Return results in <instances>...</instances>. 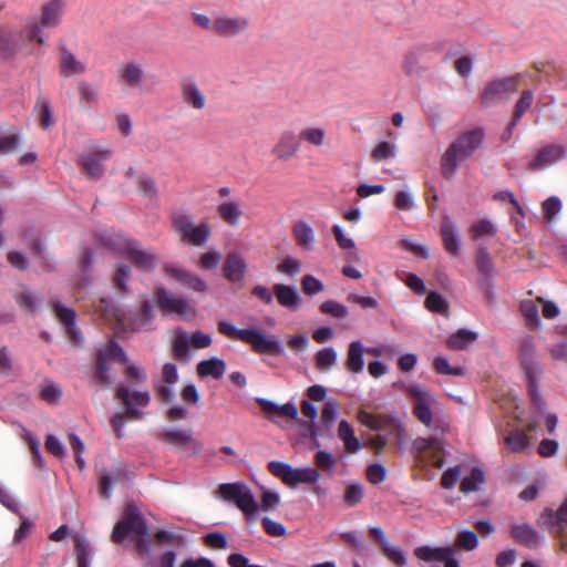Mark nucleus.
Segmentation results:
<instances>
[{
	"instance_id": "obj_1",
	"label": "nucleus",
	"mask_w": 567,
	"mask_h": 567,
	"mask_svg": "<svg viewBox=\"0 0 567 567\" xmlns=\"http://www.w3.org/2000/svg\"><path fill=\"white\" fill-rule=\"evenodd\" d=\"M518 360L525 379L527 390L535 408L543 414H546V427L549 434H554L558 424V416L555 413H547V403L540 392V380L544 370L538 359L535 339L532 336H525L520 339Z\"/></svg>"
},
{
	"instance_id": "obj_2",
	"label": "nucleus",
	"mask_w": 567,
	"mask_h": 567,
	"mask_svg": "<svg viewBox=\"0 0 567 567\" xmlns=\"http://www.w3.org/2000/svg\"><path fill=\"white\" fill-rule=\"evenodd\" d=\"M484 136V130L475 127L452 142L441 158L442 175L446 178L453 176L457 163L472 156L481 147Z\"/></svg>"
},
{
	"instance_id": "obj_3",
	"label": "nucleus",
	"mask_w": 567,
	"mask_h": 567,
	"mask_svg": "<svg viewBox=\"0 0 567 567\" xmlns=\"http://www.w3.org/2000/svg\"><path fill=\"white\" fill-rule=\"evenodd\" d=\"M63 8L62 0H50L42 6L40 19L29 22L21 31L20 37L43 44L47 38L43 35L44 29L55 28L60 24Z\"/></svg>"
},
{
	"instance_id": "obj_4",
	"label": "nucleus",
	"mask_w": 567,
	"mask_h": 567,
	"mask_svg": "<svg viewBox=\"0 0 567 567\" xmlns=\"http://www.w3.org/2000/svg\"><path fill=\"white\" fill-rule=\"evenodd\" d=\"M216 494L223 501L234 504L247 516H254L259 509L250 487L245 482L223 483L218 486Z\"/></svg>"
},
{
	"instance_id": "obj_5",
	"label": "nucleus",
	"mask_w": 567,
	"mask_h": 567,
	"mask_svg": "<svg viewBox=\"0 0 567 567\" xmlns=\"http://www.w3.org/2000/svg\"><path fill=\"white\" fill-rule=\"evenodd\" d=\"M126 536L132 538L148 536V526L140 509L133 504L126 506L121 520L115 525L112 540L114 543H122Z\"/></svg>"
},
{
	"instance_id": "obj_6",
	"label": "nucleus",
	"mask_w": 567,
	"mask_h": 567,
	"mask_svg": "<svg viewBox=\"0 0 567 567\" xmlns=\"http://www.w3.org/2000/svg\"><path fill=\"white\" fill-rule=\"evenodd\" d=\"M522 78L523 74L516 73L488 82L481 94V104L484 107H491L503 100H507L511 94L518 91Z\"/></svg>"
},
{
	"instance_id": "obj_7",
	"label": "nucleus",
	"mask_w": 567,
	"mask_h": 567,
	"mask_svg": "<svg viewBox=\"0 0 567 567\" xmlns=\"http://www.w3.org/2000/svg\"><path fill=\"white\" fill-rule=\"evenodd\" d=\"M118 359L122 364L130 362L124 349L117 341L111 340L109 344L99 349L95 358V378L100 384L109 385L112 383L111 361Z\"/></svg>"
},
{
	"instance_id": "obj_8",
	"label": "nucleus",
	"mask_w": 567,
	"mask_h": 567,
	"mask_svg": "<svg viewBox=\"0 0 567 567\" xmlns=\"http://www.w3.org/2000/svg\"><path fill=\"white\" fill-rule=\"evenodd\" d=\"M155 299L163 315L177 313L181 318L190 319L196 315V309L189 301L176 297L171 290L159 287L155 292Z\"/></svg>"
},
{
	"instance_id": "obj_9",
	"label": "nucleus",
	"mask_w": 567,
	"mask_h": 567,
	"mask_svg": "<svg viewBox=\"0 0 567 567\" xmlns=\"http://www.w3.org/2000/svg\"><path fill=\"white\" fill-rule=\"evenodd\" d=\"M155 299L163 315L177 313L181 318L190 319L196 315V309L189 301L176 297L171 290L159 287L155 292Z\"/></svg>"
},
{
	"instance_id": "obj_10",
	"label": "nucleus",
	"mask_w": 567,
	"mask_h": 567,
	"mask_svg": "<svg viewBox=\"0 0 567 567\" xmlns=\"http://www.w3.org/2000/svg\"><path fill=\"white\" fill-rule=\"evenodd\" d=\"M116 398L120 399L126 409V414L131 419H141L143 412L138 411L136 406L146 408L151 402V394L148 391H132L131 386L126 383H120L116 388Z\"/></svg>"
},
{
	"instance_id": "obj_11",
	"label": "nucleus",
	"mask_w": 567,
	"mask_h": 567,
	"mask_svg": "<svg viewBox=\"0 0 567 567\" xmlns=\"http://www.w3.org/2000/svg\"><path fill=\"white\" fill-rule=\"evenodd\" d=\"M406 391L414 399L413 414L422 424L430 427L433 422L431 404L434 398L420 384H410Z\"/></svg>"
},
{
	"instance_id": "obj_12",
	"label": "nucleus",
	"mask_w": 567,
	"mask_h": 567,
	"mask_svg": "<svg viewBox=\"0 0 567 567\" xmlns=\"http://www.w3.org/2000/svg\"><path fill=\"white\" fill-rule=\"evenodd\" d=\"M246 343L250 344L258 353L285 354V347L277 336H265L255 328H249Z\"/></svg>"
},
{
	"instance_id": "obj_13",
	"label": "nucleus",
	"mask_w": 567,
	"mask_h": 567,
	"mask_svg": "<svg viewBox=\"0 0 567 567\" xmlns=\"http://www.w3.org/2000/svg\"><path fill=\"white\" fill-rule=\"evenodd\" d=\"M250 28V20L244 16H219L214 21V32L224 38H234Z\"/></svg>"
},
{
	"instance_id": "obj_14",
	"label": "nucleus",
	"mask_w": 567,
	"mask_h": 567,
	"mask_svg": "<svg viewBox=\"0 0 567 567\" xmlns=\"http://www.w3.org/2000/svg\"><path fill=\"white\" fill-rule=\"evenodd\" d=\"M112 156L111 150H95L87 155H81L79 158V166L87 177L99 181L104 175L103 163Z\"/></svg>"
},
{
	"instance_id": "obj_15",
	"label": "nucleus",
	"mask_w": 567,
	"mask_h": 567,
	"mask_svg": "<svg viewBox=\"0 0 567 567\" xmlns=\"http://www.w3.org/2000/svg\"><path fill=\"white\" fill-rule=\"evenodd\" d=\"M123 256L145 272H152L157 266V256L154 250L143 248L135 239L131 240Z\"/></svg>"
},
{
	"instance_id": "obj_16",
	"label": "nucleus",
	"mask_w": 567,
	"mask_h": 567,
	"mask_svg": "<svg viewBox=\"0 0 567 567\" xmlns=\"http://www.w3.org/2000/svg\"><path fill=\"white\" fill-rule=\"evenodd\" d=\"M174 225L183 234L185 240L197 246L205 244L210 234V229L206 224L195 226L187 215H177L174 218Z\"/></svg>"
},
{
	"instance_id": "obj_17",
	"label": "nucleus",
	"mask_w": 567,
	"mask_h": 567,
	"mask_svg": "<svg viewBox=\"0 0 567 567\" xmlns=\"http://www.w3.org/2000/svg\"><path fill=\"white\" fill-rule=\"evenodd\" d=\"M511 535L518 544L529 549L539 548L546 542L545 536L528 523L513 524Z\"/></svg>"
},
{
	"instance_id": "obj_18",
	"label": "nucleus",
	"mask_w": 567,
	"mask_h": 567,
	"mask_svg": "<svg viewBox=\"0 0 567 567\" xmlns=\"http://www.w3.org/2000/svg\"><path fill=\"white\" fill-rule=\"evenodd\" d=\"M566 157V147L561 144H549L542 147L529 162L532 171L545 169Z\"/></svg>"
},
{
	"instance_id": "obj_19",
	"label": "nucleus",
	"mask_w": 567,
	"mask_h": 567,
	"mask_svg": "<svg viewBox=\"0 0 567 567\" xmlns=\"http://www.w3.org/2000/svg\"><path fill=\"white\" fill-rule=\"evenodd\" d=\"M95 240L103 247L110 249L118 256H123L127 246L130 245V238H126L122 233L115 231L113 228H100L94 234Z\"/></svg>"
},
{
	"instance_id": "obj_20",
	"label": "nucleus",
	"mask_w": 567,
	"mask_h": 567,
	"mask_svg": "<svg viewBox=\"0 0 567 567\" xmlns=\"http://www.w3.org/2000/svg\"><path fill=\"white\" fill-rule=\"evenodd\" d=\"M248 264L245 257L237 252H229L223 265L224 277L231 284H241L246 277Z\"/></svg>"
},
{
	"instance_id": "obj_21",
	"label": "nucleus",
	"mask_w": 567,
	"mask_h": 567,
	"mask_svg": "<svg viewBox=\"0 0 567 567\" xmlns=\"http://www.w3.org/2000/svg\"><path fill=\"white\" fill-rule=\"evenodd\" d=\"M256 402L261 406L262 412L272 423H277L276 416L296 420L299 415L298 409L292 402L278 404L265 398H257Z\"/></svg>"
},
{
	"instance_id": "obj_22",
	"label": "nucleus",
	"mask_w": 567,
	"mask_h": 567,
	"mask_svg": "<svg viewBox=\"0 0 567 567\" xmlns=\"http://www.w3.org/2000/svg\"><path fill=\"white\" fill-rule=\"evenodd\" d=\"M165 271L194 291L204 292L207 290V284L204 279L182 267L174 264H166Z\"/></svg>"
},
{
	"instance_id": "obj_23",
	"label": "nucleus",
	"mask_w": 567,
	"mask_h": 567,
	"mask_svg": "<svg viewBox=\"0 0 567 567\" xmlns=\"http://www.w3.org/2000/svg\"><path fill=\"white\" fill-rule=\"evenodd\" d=\"M120 82L131 89L143 90L145 74L141 64L130 62L118 69Z\"/></svg>"
},
{
	"instance_id": "obj_24",
	"label": "nucleus",
	"mask_w": 567,
	"mask_h": 567,
	"mask_svg": "<svg viewBox=\"0 0 567 567\" xmlns=\"http://www.w3.org/2000/svg\"><path fill=\"white\" fill-rule=\"evenodd\" d=\"M274 292L281 307L291 311H297L302 307V299L295 286L276 284Z\"/></svg>"
},
{
	"instance_id": "obj_25",
	"label": "nucleus",
	"mask_w": 567,
	"mask_h": 567,
	"mask_svg": "<svg viewBox=\"0 0 567 567\" xmlns=\"http://www.w3.org/2000/svg\"><path fill=\"white\" fill-rule=\"evenodd\" d=\"M441 236L445 250L453 256L461 251V235L455 223L445 217L441 226Z\"/></svg>"
},
{
	"instance_id": "obj_26",
	"label": "nucleus",
	"mask_w": 567,
	"mask_h": 567,
	"mask_svg": "<svg viewBox=\"0 0 567 567\" xmlns=\"http://www.w3.org/2000/svg\"><path fill=\"white\" fill-rule=\"evenodd\" d=\"M534 101V92L532 90H525L522 92L519 99L515 103L514 114L512 121L506 127V132L503 135V141H507L523 115L530 109Z\"/></svg>"
},
{
	"instance_id": "obj_27",
	"label": "nucleus",
	"mask_w": 567,
	"mask_h": 567,
	"mask_svg": "<svg viewBox=\"0 0 567 567\" xmlns=\"http://www.w3.org/2000/svg\"><path fill=\"white\" fill-rule=\"evenodd\" d=\"M181 94L183 102L189 107L195 110L205 109L206 96L194 81H183L181 83Z\"/></svg>"
},
{
	"instance_id": "obj_28",
	"label": "nucleus",
	"mask_w": 567,
	"mask_h": 567,
	"mask_svg": "<svg viewBox=\"0 0 567 567\" xmlns=\"http://www.w3.org/2000/svg\"><path fill=\"white\" fill-rule=\"evenodd\" d=\"M299 137L290 131L284 132L272 148V154L280 161H287L299 150Z\"/></svg>"
},
{
	"instance_id": "obj_29",
	"label": "nucleus",
	"mask_w": 567,
	"mask_h": 567,
	"mask_svg": "<svg viewBox=\"0 0 567 567\" xmlns=\"http://www.w3.org/2000/svg\"><path fill=\"white\" fill-rule=\"evenodd\" d=\"M155 319V309L150 300L142 303L141 309L131 319V328L134 331H147L152 329Z\"/></svg>"
},
{
	"instance_id": "obj_30",
	"label": "nucleus",
	"mask_w": 567,
	"mask_h": 567,
	"mask_svg": "<svg viewBox=\"0 0 567 567\" xmlns=\"http://www.w3.org/2000/svg\"><path fill=\"white\" fill-rule=\"evenodd\" d=\"M365 348L361 341H352L349 344L346 368L352 373H360L364 369Z\"/></svg>"
},
{
	"instance_id": "obj_31",
	"label": "nucleus",
	"mask_w": 567,
	"mask_h": 567,
	"mask_svg": "<svg viewBox=\"0 0 567 567\" xmlns=\"http://www.w3.org/2000/svg\"><path fill=\"white\" fill-rule=\"evenodd\" d=\"M476 266L480 274L484 277L482 285L492 287L491 279L495 275V266L488 249L485 246H482L477 249Z\"/></svg>"
},
{
	"instance_id": "obj_32",
	"label": "nucleus",
	"mask_w": 567,
	"mask_h": 567,
	"mask_svg": "<svg viewBox=\"0 0 567 567\" xmlns=\"http://www.w3.org/2000/svg\"><path fill=\"white\" fill-rule=\"evenodd\" d=\"M85 71V64L79 61L72 52L63 48L61 50L60 58V75L63 78H70L75 74L83 73Z\"/></svg>"
},
{
	"instance_id": "obj_33",
	"label": "nucleus",
	"mask_w": 567,
	"mask_h": 567,
	"mask_svg": "<svg viewBox=\"0 0 567 567\" xmlns=\"http://www.w3.org/2000/svg\"><path fill=\"white\" fill-rule=\"evenodd\" d=\"M14 299L25 313H35L42 303V297L25 286L22 287L21 292L16 293Z\"/></svg>"
},
{
	"instance_id": "obj_34",
	"label": "nucleus",
	"mask_w": 567,
	"mask_h": 567,
	"mask_svg": "<svg viewBox=\"0 0 567 567\" xmlns=\"http://www.w3.org/2000/svg\"><path fill=\"white\" fill-rule=\"evenodd\" d=\"M163 440L166 443L176 445V446H184L187 444L193 443L194 449L196 451L199 450V445L195 442H193V433L192 430H182L176 427H164L163 429Z\"/></svg>"
},
{
	"instance_id": "obj_35",
	"label": "nucleus",
	"mask_w": 567,
	"mask_h": 567,
	"mask_svg": "<svg viewBox=\"0 0 567 567\" xmlns=\"http://www.w3.org/2000/svg\"><path fill=\"white\" fill-rule=\"evenodd\" d=\"M226 371V364L225 361L213 357L207 360H202L197 365V373L200 377H213L216 380H219L223 378Z\"/></svg>"
},
{
	"instance_id": "obj_36",
	"label": "nucleus",
	"mask_w": 567,
	"mask_h": 567,
	"mask_svg": "<svg viewBox=\"0 0 567 567\" xmlns=\"http://www.w3.org/2000/svg\"><path fill=\"white\" fill-rule=\"evenodd\" d=\"M136 190L137 193L150 200H154L158 197V187L154 177L147 173H140L136 176Z\"/></svg>"
},
{
	"instance_id": "obj_37",
	"label": "nucleus",
	"mask_w": 567,
	"mask_h": 567,
	"mask_svg": "<svg viewBox=\"0 0 567 567\" xmlns=\"http://www.w3.org/2000/svg\"><path fill=\"white\" fill-rule=\"evenodd\" d=\"M320 480V473L315 467H297L291 468L287 485H297L301 483L316 484Z\"/></svg>"
},
{
	"instance_id": "obj_38",
	"label": "nucleus",
	"mask_w": 567,
	"mask_h": 567,
	"mask_svg": "<svg viewBox=\"0 0 567 567\" xmlns=\"http://www.w3.org/2000/svg\"><path fill=\"white\" fill-rule=\"evenodd\" d=\"M338 437L344 443L349 453H358L362 447L360 441L354 435L353 429L346 420H341L339 423Z\"/></svg>"
},
{
	"instance_id": "obj_39",
	"label": "nucleus",
	"mask_w": 567,
	"mask_h": 567,
	"mask_svg": "<svg viewBox=\"0 0 567 567\" xmlns=\"http://www.w3.org/2000/svg\"><path fill=\"white\" fill-rule=\"evenodd\" d=\"M398 146L391 141H381L371 151V159L375 163L390 161L396 157Z\"/></svg>"
},
{
	"instance_id": "obj_40",
	"label": "nucleus",
	"mask_w": 567,
	"mask_h": 567,
	"mask_svg": "<svg viewBox=\"0 0 567 567\" xmlns=\"http://www.w3.org/2000/svg\"><path fill=\"white\" fill-rule=\"evenodd\" d=\"M477 337L478 334L475 331L465 328L458 329L449 338L447 344L453 350H462L475 342Z\"/></svg>"
},
{
	"instance_id": "obj_41",
	"label": "nucleus",
	"mask_w": 567,
	"mask_h": 567,
	"mask_svg": "<svg viewBox=\"0 0 567 567\" xmlns=\"http://www.w3.org/2000/svg\"><path fill=\"white\" fill-rule=\"evenodd\" d=\"M485 482V474L482 468L473 467L471 474L465 476L460 485L461 492L467 494L477 492Z\"/></svg>"
},
{
	"instance_id": "obj_42",
	"label": "nucleus",
	"mask_w": 567,
	"mask_h": 567,
	"mask_svg": "<svg viewBox=\"0 0 567 567\" xmlns=\"http://www.w3.org/2000/svg\"><path fill=\"white\" fill-rule=\"evenodd\" d=\"M520 312L529 327L534 329L542 328L543 323L539 317V309L535 301L523 300L520 302Z\"/></svg>"
},
{
	"instance_id": "obj_43",
	"label": "nucleus",
	"mask_w": 567,
	"mask_h": 567,
	"mask_svg": "<svg viewBox=\"0 0 567 567\" xmlns=\"http://www.w3.org/2000/svg\"><path fill=\"white\" fill-rule=\"evenodd\" d=\"M300 141L307 142L315 147H321L324 144L326 130L316 126L303 127L298 135Z\"/></svg>"
},
{
	"instance_id": "obj_44",
	"label": "nucleus",
	"mask_w": 567,
	"mask_h": 567,
	"mask_svg": "<svg viewBox=\"0 0 567 567\" xmlns=\"http://www.w3.org/2000/svg\"><path fill=\"white\" fill-rule=\"evenodd\" d=\"M190 346L189 333L177 330L173 340L174 355L179 360L186 359L189 355Z\"/></svg>"
},
{
	"instance_id": "obj_45",
	"label": "nucleus",
	"mask_w": 567,
	"mask_h": 567,
	"mask_svg": "<svg viewBox=\"0 0 567 567\" xmlns=\"http://www.w3.org/2000/svg\"><path fill=\"white\" fill-rule=\"evenodd\" d=\"M50 305L53 308L54 315L63 326L66 327L75 323L76 313L72 308L61 303L58 299L53 298L50 300Z\"/></svg>"
},
{
	"instance_id": "obj_46",
	"label": "nucleus",
	"mask_w": 567,
	"mask_h": 567,
	"mask_svg": "<svg viewBox=\"0 0 567 567\" xmlns=\"http://www.w3.org/2000/svg\"><path fill=\"white\" fill-rule=\"evenodd\" d=\"M338 360V353L334 348L327 347L319 350L316 354V364L317 368L322 371L330 370Z\"/></svg>"
},
{
	"instance_id": "obj_47",
	"label": "nucleus",
	"mask_w": 567,
	"mask_h": 567,
	"mask_svg": "<svg viewBox=\"0 0 567 567\" xmlns=\"http://www.w3.org/2000/svg\"><path fill=\"white\" fill-rule=\"evenodd\" d=\"M40 396L50 404H58L62 396V389L51 380H45L40 388Z\"/></svg>"
},
{
	"instance_id": "obj_48",
	"label": "nucleus",
	"mask_w": 567,
	"mask_h": 567,
	"mask_svg": "<svg viewBox=\"0 0 567 567\" xmlns=\"http://www.w3.org/2000/svg\"><path fill=\"white\" fill-rule=\"evenodd\" d=\"M18 34L0 28V54L7 59L16 51Z\"/></svg>"
},
{
	"instance_id": "obj_49",
	"label": "nucleus",
	"mask_w": 567,
	"mask_h": 567,
	"mask_svg": "<svg viewBox=\"0 0 567 567\" xmlns=\"http://www.w3.org/2000/svg\"><path fill=\"white\" fill-rule=\"evenodd\" d=\"M117 483V476L111 471H103L99 482V495L102 498H111L113 488Z\"/></svg>"
},
{
	"instance_id": "obj_50",
	"label": "nucleus",
	"mask_w": 567,
	"mask_h": 567,
	"mask_svg": "<svg viewBox=\"0 0 567 567\" xmlns=\"http://www.w3.org/2000/svg\"><path fill=\"white\" fill-rule=\"evenodd\" d=\"M505 442L509 450L515 453H522L526 451L530 445L527 435L522 431L512 432L505 439Z\"/></svg>"
},
{
	"instance_id": "obj_51",
	"label": "nucleus",
	"mask_w": 567,
	"mask_h": 567,
	"mask_svg": "<svg viewBox=\"0 0 567 567\" xmlns=\"http://www.w3.org/2000/svg\"><path fill=\"white\" fill-rule=\"evenodd\" d=\"M293 230L298 243L306 247L307 249H310L315 241L312 228L308 224L299 221L296 224Z\"/></svg>"
},
{
	"instance_id": "obj_52",
	"label": "nucleus",
	"mask_w": 567,
	"mask_h": 567,
	"mask_svg": "<svg viewBox=\"0 0 567 567\" xmlns=\"http://www.w3.org/2000/svg\"><path fill=\"white\" fill-rule=\"evenodd\" d=\"M333 233H334L336 239L338 241V245L341 249L352 250L348 254V257L352 260H359V254L353 250L355 247L354 240L350 237H347L344 235L341 226H339V225L333 226Z\"/></svg>"
},
{
	"instance_id": "obj_53",
	"label": "nucleus",
	"mask_w": 567,
	"mask_h": 567,
	"mask_svg": "<svg viewBox=\"0 0 567 567\" xmlns=\"http://www.w3.org/2000/svg\"><path fill=\"white\" fill-rule=\"evenodd\" d=\"M455 546L464 550H474L478 546L477 535L470 529L461 530L455 538Z\"/></svg>"
},
{
	"instance_id": "obj_54",
	"label": "nucleus",
	"mask_w": 567,
	"mask_h": 567,
	"mask_svg": "<svg viewBox=\"0 0 567 567\" xmlns=\"http://www.w3.org/2000/svg\"><path fill=\"white\" fill-rule=\"evenodd\" d=\"M218 330L221 334L228 338L237 339L245 342V340L247 339L246 337L249 331V328L239 329L228 320H220L218 322Z\"/></svg>"
},
{
	"instance_id": "obj_55",
	"label": "nucleus",
	"mask_w": 567,
	"mask_h": 567,
	"mask_svg": "<svg viewBox=\"0 0 567 567\" xmlns=\"http://www.w3.org/2000/svg\"><path fill=\"white\" fill-rule=\"evenodd\" d=\"M472 238L477 240L485 237H493L496 234V226L488 219H483L471 226Z\"/></svg>"
},
{
	"instance_id": "obj_56",
	"label": "nucleus",
	"mask_w": 567,
	"mask_h": 567,
	"mask_svg": "<svg viewBox=\"0 0 567 567\" xmlns=\"http://www.w3.org/2000/svg\"><path fill=\"white\" fill-rule=\"evenodd\" d=\"M363 494H364V488H363L362 484H360L358 482H350L347 485V488H346V492L343 495L344 503L348 506H354L358 503H360V501L363 497Z\"/></svg>"
},
{
	"instance_id": "obj_57",
	"label": "nucleus",
	"mask_w": 567,
	"mask_h": 567,
	"mask_svg": "<svg viewBox=\"0 0 567 567\" xmlns=\"http://www.w3.org/2000/svg\"><path fill=\"white\" fill-rule=\"evenodd\" d=\"M434 369L437 373L444 375L461 377L464 374V370L461 367H451L447 359L444 355H437L433 361Z\"/></svg>"
},
{
	"instance_id": "obj_58",
	"label": "nucleus",
	"mask_w": 567,
	"mask_h": 567,
	"mask_svg": "<svg viewBox=\"0 0 567 567\" xmlns=\"http://www.w3.org/2000/svg\"><path fill=\"white\" fill-rule=\"evenodd\" d=\"M320 310L322 313L330 315L338 319H346L349 316L348 308L334 300H327L321 303Z\"/></svg>"
},
{
	"instance_id": "obj_59",
	"label": "nucleus",
	"mask_w": 567,
	"mask_h": 567,
	"mask_svg": "<svg viewBox=\"0 0 567 567\" xmlns=\"http://www.w3.org/2000/svg\"><path fill=\"white\" fill-rule=\"evenodd\" d=\"M426 308L436 313H444L447 311V301L436 291L429 292L425 299Z\"/></svg>"
},
{
	"instance_id": "obj_60",
	"label": "nucleus",
	"mask_w": 567,
	"mask_h": 567,
	"mask_svg": "<svg viewBox=\"0 0 567 567\" xmlns=\"http://www.w3.org/2000/svg\"><path fill=\"white\" fill-rule=\"evenodd\" d=\"M132 270L127 265H118L114 275V285L123 292L128 291V281L131 279Z\"/></svg>"
},
{
	"instance_id": "obj_61",
	"label": "nucleus",
	"mask_w": 567,
	"mask_h": 567,
	"mask_svg": "<svg viewBox=\"0 0 567 567\" xmlns=\"http://www.w3.org/2000/svg\"><path fill=\"white\" fill-rule=\"evenodd\" d=\"M339 411L338 404L334 400H329L326 402L322 411H321V421L326 427H331L336 420L338 419Z\"/></svg>"
},
{
	"instance_id": "obj_62",
	"label": "nucleus",
	"mask_w": 567,
	"mask_h": 567,
	"mask_svg": "<svg viewBox=\"0 0 567 567\" xmlns=\"http://www.w3.org/2000/svg\"><path fill=\"white\" fill-rule=\"evenodd\" d=\"M301 270V262L292 257H286L278 266L277 271L290 278L297 276Z\"/></svg>"
},
{
	"instance_id": "obj_63",
	"label": "nucleus",
	"mask_w": 567,
	"mask_h": 567,
	"mask_svg": "<svg viewBox=\"0 0 567 567\" xmlns=\"http://www.w3.org/2000/svg\"><path fill=\"white\" fill-rule=\"evenodd\" d=\"M462 470L460 465L447 468L441 477V486L445 489H452L461 478Z\"/></svg>"
},
{
	"instance_id": "obj_64",
	"label": "nucleus",
	"mask_w": 567,
	"mask_h": 567,
	"mask_svg": "<svg viewBox=\"0 0 567 567\" xmlns=\"http://www.w3.org/2000/svg\"><path fill=\"white\" fill-rule=\"evenodd\" d=\"M301 285L303 292L308 296H315L324 289L322 281L312 275H306L301 280Z\"/></svg>"
}]
</instances>
